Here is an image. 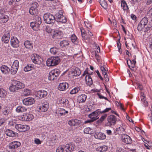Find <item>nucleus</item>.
Masks as SVG:
<instances>
[{
    "mask_svg": "<svg viewBox=\"0 0 152 152\" xmlns=\"http://www.w3.org/2000/svg\"><path fill=\"white\" fill-rule=\"evenodd\" d=\"M25 87L24 84L17 80H13L9 87L10 91L15 92Z\"/></svg>",
    "mask_w": 152,
    "mask_h": 152,
    "instance_id": "obj_1",
    "label": "nucleus"
},
{
    "mask_svg": "<svg viewBox=\"0 0 152 152\" xmlns=\"http://www.w3.org/2000/svg\"><path fill=\"white\" fill-rule=\"evenodd\" d=\"M34 21L31 22L30 26L34 30H37L41 24V18L38 15H36L34 17Z\"/></svg>",
    "mask_w": 152,
    "mask_h": 152,
    "instance_id": "obj_2",
    "label": "nucleus"
},
{
    "mask_svg": "<svg viewBox=\"0 0 152 152\" xmlns=\"http://www.w3.org/2000/svg\"><path fill=\"white\" fill-rule=\"evenodd\" d=\"M100 109L96 110V111L93 112L89 114L88 117L91 119L88 120L85 122V123H91L99 118L98 116L101 113Z\"/></svg>",
    "mask_w": 152,
    "mask_h": 152,
    "instance_id": "obj_3",
    "label": "nucleus"
},
{
    "mask_svg": "<svg viewBox=\"0 0 152 152\" xmlns=\"http://www.w3.org/2000/svg\"><path fill=\"white\" fill-rule=\"evenodd\" d=\"M44 20L46 23L51 24L55 21V17L49 13H45L43 16Z\"/></svg>",
    "mask_w": 152,
    "mask_h": 152,
    "instance_id": "obj_4",
    "label": "nucleus"
},
{
    "mask_svg": "<svg viewBox=\"0 0 152 152\" xmlns=\"http://www.w3.org/2000/svg\"><path fill=\"white\" fill-rule=\"evenodd\" d=\"M60 73V71L57 69L52 70L49 73L48 79L50 80H53L56 79Z\"/></svg>",
    "mask_w": 152,
    "mask_h": 152,
    "instance_id": "obj_5",
    "label": "nucleus"
},
{
    "mask_svg": "<svg viewBox=\"0 0 152 152\" xmlns=\"http://www.w3.org/2000/svg\"><path fill=\"white\" fill-rule=\"evenodd\" d=\"M80 30L83 39L89 41L93 36L92 33L89 31H88L87 33H85V31L83 28H80Z\"/></svg>",
    "mask_w": 152,
    "mask_h": 152,
    "instance_id": "obj_6",
    "label": "nucleus"
},
{
    "mask_svg": "<svg viewBox=\"0 0 152 152\" xmlns=\"http://www.w3.org/2000/svg\"><path fill=\"white\" fill-rule=\"evenodd\" d=\"M55 20L58 22L65 23L67 21V19L63 16L61 11H59L55 15Z\"/></svg>",
    "mask_w": 152,
    "mask_h": 152,
    "instance_id": "obj_7",
    "label": "nucleus"
},
{
    "mask_svg": "<svg viewBox=\"0 0 152 152\" xmlns=\"http://www.w3.org/2000/svg\"><path fill=\"white\" fill-rule=\"evenodd\" d=\"M107 121L108 122L107 123V125L112 127L115 124L117 119L115 116L112 115L108 117Z\"/></svg>",
    "mask_w": 152,
    "mask_h": 152,
    "instance_id": "obj_8",
    "label": "nucleus"
},
{
    "mask_svg": "<svg viewBox=\"0 0 152 152\" xmlns=\"http://www.w3.org/2000/svg\"><path fill=\"white\" fill-rule=\"evenodd\" d=\"M34 118L33 115L30 113H24L18 117L19 119L23 121H30Z\"/></svg>",
    "mask_w": 152,
    "mask_h": 152,
    "instance_id": "obj_9",
    "label": "nucleus"
},
{
    "mask_svg": "<svg viewBox=\"0 0 152 152\" xmlns=\"http://www.w3.org/2000/svg\"><path fill=\"white\" fill-rule=\"evenodd\" d=\"M148 23V19L146 17L143 18L138 24L137 29L139 31H140L146 26Z\"/></svg>",
    "mask_w": 152,
    "mask_h": 152,
    "instance_id": "obj_10",
    "label": "nucleus"
},
{
    "mask_svg": "<svg viewBox=\"0 0 152 152\" xmlns=\"http://www.w3.org/2000/svg\"><path fill=\"white\" fill-rule=\"evenodd\" d=\"M31 59L32 61L35 64H40L43 61L41 57L36 54H33L31 56Z\"/></svg>",
    "mask_w": 152,
    "mask_h": 152,
    "instance_id": "obj_11",
    "label": "nucleus"
},
{
    "mask_svg": "<svg viewBox=\"0 0 152 152\" xmlns=\"http://www.w3.org/2000/svg\"><path fill=\"white\" fill-rule=\"evenodd\" d=\"M15 127L16 129L21 132H25L29 129V127L28 126L20 124H16L15 125Z\"/></svg>",
    "mask_w": 152,
    "mask_h": 152,
    "instance_id": "obj_12",
    "label": "nucleus"
},
{
    "mask_svg": "<svg viewBox=\"0 0 152 152\" xmlns=\"http://www.w3.org/2000/svg\"><path fill=\"white\" fill-rule=\"evenodd\" d=\"M35 102L34 99L31 97H28L23 100V104L26 106L31 105L34 104Z\"/></svg>",
    "mask_w": 152,
    "mask_h": 152,
    "instance_id": "obj_13",
    "label": "nucleus"
},
{
    "mask_svg": "<svg viewBox=\"0 0 152 152\" xmlns=\"http://www.w3.org/2000/svg\"><path fill=\"white\" fill-rule=\"evenodd\" d=\"M70 42L67 39H64L60 43V47L63 49L69 47Z\"/></svg>",
    "mask_w": 152,
    "mask_h": 152,
    "instance_id": "obj_14",
    "label": "nucleus"
},
{
    "mask_svg": "<svg viewBox=\"0 0 152 152\" xmlns=\"http://www.w3.org/2000/svg\"><path fill=\"white\" fill-rule=\"evenodd\" d=\"M35 94L37 97L40 99H42L46 96L48 93L44 90H41L37 91Z\"/></svg>",
    "mask_w": 152,
    "mask_h": 152,
    "instance_id": "obj_15",
    "label": "nucleus"
},
{
    "mask_svg": "<svg viewBox=\"0 0 152 152\" xmlns=\"http://www.w3.org/2000/svg\"><path fill=\"white\" fill-rule=\"evenodd\" d=\"M10 42L11 45L14 48H17L19 46V41L16 37H11Z\"/></svg>",
    "mask_w": 152,
    "mask_h": 152,
    "instance_id": "obj_16",
    "label": "nucleus"
},
{
    "mask_svg": "<svg viewBox=\"0 0 152 152\" xmlns=\"http://www.w3.org/2000/svg\"><path fill=\"white\" fill-rule=\"evenodd\" d=\"M21 145L20 143L18 141H14L10 143L9 145V147L10 149L13 150L16 148L19 147Z\"/></svg>",
    "mask_w": 152,
    "mask_h": 152,
    "instance_id": "obj_17",
    "label": "nucleus"
},
{
    "mask_svg": "<svg viewBox=\"0 0 152 152\" xmlns=\"http://www.w3.org/2000/svg\"><path fill=\"white\" fill-rule=\"evenodd\" d=\"M10 37V33L9 32H6L2 37L1 40L5 43H7L9 42Z\"/></svg>",
    "mask_w": 152,
    "mask_h": 152,
    "instance_id": "obj_18",
    "label": "nucleus"
},
{
    "mask_svg": "<svg viewBox=\"0 0 152 152\" xmlns=\"http://www.w3.org/2000/svg\"><path fill=\"white\" fill-rule=\"evenodd\" d=\"M122 141L127 144H131L132 142L131 138L128 135L124 134L122 136Z\"/></svg>",
    "mask_w": 152,
    "mask_h": 152,
    "instance_id": "obj_19",
    "label": "nucleus"
},
{
    "mask_svg": "<svg viewBox=\"0 0 152 152\" xmlns=\"http://www.w3.org/2000/svg\"><path fill=\"white\" fill-rule=\"evenodd\" d=\"M39 107L38 111L39 112H45L47 110L49 107V105L47 102H45Z\"/></svg>",
    "mask_w": 152,
    "mask_h": 152,
    "instance_id": "obj_20",
    "label": "nucleus"
},
{
    "mask_svg": "<svg viewBox=\"0 0 152 152\" xmlns=\"http://www.w3.org/2000/svg\"><path fill=\"white\" fill-rule=\"evenodd\" d=\"M94 137L96 139L99 140H104L106 138L105 135L101 132H96L94 134Z\"/></svg>",
    "mask_w": 152,
    "mask_h": 152,
    "instance_id": "obj_21",
    "label": "nucleus"
},
{
    "mask_svg": "<svg viewBox=\"0 0 152 152\" xmlns=\"http://www.w3.org/2000/svg\"><path fill=\"white\" fill-rule=\"evenodd\" d=\"M62 34L63 33L62 31L56 30L54 31L52 37L54 39H61Z\"/></svg>",
    "mask_w": 152,
    "mask_h": 152,
    "instance_id": "obj_22",
    "label": "nucleus"
},
{
    "mask_svg": "<svg viewBox=\"0 0 152 152\" xmlns=\"http://www.w3.org/2000/svg\"><path fill=\"white\" fill-rule=\"evenodd\" d=\"M68 84L66 82H63L60 83L58 87V89L60 91H64L68 88Z\"/></svg>",
    "mask_w": 152,
    "mask_h": 152,
    "instance_id": "obj_23",
    "label": "nucleus"
},
{
    "mask_svg": "<svg viewBox=\"0 0 152 152\" xmlns=\"http://www.w3.org/2000/svg\"><path fill=\"white\" fill-rule=\"evenodd\" d=\"M81 121L77 119L72 120L68 121V124L71 126H75L80 125Z\"/></svg>",
    "mask_w": 152,
    "mask_h": 152,
    "instance_id": "obj_24",
    "label": "nucleus"
},
{
    "mask_svg": "<svg viewBox=\"0 0 152 152\" xmlns=\"http://www.w3.org/2000/svg\"><path fill=\"white\" fill-rule=\"evenodd\" d=\"M87 96L85 94H82L77 97V102L79 103H83L85 102L87 98Z\"/></svg>",
    "mask_w": 152,
    "mask_h": 152,
    "instance_id": "obj_25",
    "label": "nucleus"
},
{
    "mask_svg": "<svg viewBox=\"0 0 152 152\" xmlns=\"http://www.w3.org/2000/svg\"><path fill=\"white\" fill-rule=\"evenodd\" d=\"M5 133L7 136L12 137H15L18 134V133L9 129H7Z\"/></svg>",
    "mask_w": 152,
    "mask_h": 152,
    "instance_id": "obj_26",
    "label": "nucleus"
},
{
    "mask_svg": "<svg viewBox=\"0 0 152 152\" xmlns=\"http://www.w3.org/2000/svg\"><path fill=\"white\" fill-rule=\"evenodd\" d=\"M27 110V108L22 106H19L16 109V111L18 113H22Z\"/></svg>",
    "mask_w": 152,
    "mask_h": 152,
    "instance_id": "obj_27",
    "label": "nucleus"
},
{
    "mask_svg": "<svg viewBox=\"0 0 152 152\" xmlns=\"http://www.w3.org/2000/svg\"><path fill=\"white\" fill-rule=\"evenodd\" d=\"M0 69L2 72L4 74H7L10 71V69L9 68L5 65L1 66Z\"/></svg>",
    "mask_w": 152,
    "mask_h": 152,
    "instance_id": "obj_28",
    "label": "nucleus"
},
{
    "mask_svg": "<svg viewBox=\"0 0 152 152\" xmlns=\"http://www.w3.org/2000/svg\"><path fill=\"white\" fill-rule=\"evenodd\" d=\"M86 83L88 86H91L93 84V81L89 75H87L85 77Z\"/></svg>",
    "mask_w": 152,
    "mask_h": 152,
    "instance_id": "obj_29",
    "label": "nucleus"
},
{
    "mask_svg": "<svg viewBox=\"0 0 152 152\" xmlns=\"http://www.w3.org/2000/svg\"><path fill=\"white\" fill-rule=\"evenodd\" d=\"M51 58L52 61H53L54 66L58 64L60 61V58L58 56H53L51 57Z\"/></svg>",
    "mask_w": 152,
    "mask_h": 152,
    "instance_id": "obj_30",
    "label": "nucleus"
},
{
    "mask_svg": "<svg viewBox=\"0 0 152 152\" xmlns=\"http://www.w3.org/2000/svg\"><path fill=\"white\" fill-rule=\"evenodd\" d=\"M68 111L66 110L63 108H60L58 112V116H61L64 115L68 113Z\"/></svg>",
    "mask_w": 152,
    "mask_h": 152,
    "instance_id": "obj_31",
    "label": "nucleus"
},
{
    "mask_svg": "<svg viewBox=\"0 0 152 152\" xmlns=\"http://www.w3.org/2000/svg\"><path fill=\"white\" fill-rule=\"evenodd\" d=\"M65 146L70 152L72 151L75 148L74 144L72 142L67 144Z\"/></svg>",
    "mask_w": 152,
    "mask_h": 152,
    "instance_id": "obj_32",
    "label": "nucleus"
},
{
    "mask_svg": "<svg viewBox=\"0 0 152 152\" xmlns=\"http://www.w3.org/2000/svg\"><path fill=\"white\" fill-rule=\"evenodd\" d=\"M100 69L102 72V73L103 75H105L106 72V64L105 63L103 64H100Z\"/></svg>",
    "mask_w": 152,
    "mask_h": 152,
    "instance_id": "obj_33",
    "label": "nucleus"
},
{
    "mask_svg": "<svg viewBox=\"0 0 152 152\" xmlns=\"http://www.w3.org/2000/svg\"><path fill=\"white\" fill-rule=\"evenodd\" d=\"M8 20V17L7 15H3L0 17V22L1 23H5Z\"/></svg>",
    "mask_w": 152,
    "mask_h": 152,
    "instance_id": "obj_34",
    "label": "nucleus"
},
{
    "mask_svg": "<svg viewBox=\"0 0 152 152\" xmlns=\"http://www.w3.org/2000/svg\"><path fill=\"white\" fill-rule=\"evenodd\" d=\"M152 27V22H149L147 25V26L145 27L142 29V30L144 32H146L150 30L151 27Z\"/></svg>",
    "mask_w": 152,
    "mask_h": 152,
    "instance_id": "obj_35",
    "label": "nucleus"
},
{
    "mask_svg": "<svg viewBox=\"0 0 152 152\" xmlns=\"http://www.w3.org/2000/svg\"><path fill=\"white\" fill-rule=\"evenodd\" d=\"M24 45L26 48L31 49L33 48L32 43L29 41L27 40L25 42Z\"/></svg>",
    "mask_w": 152,
    "mask_h": 152,
    "instance_id": "obj_36",
    "label": "nucleus"
},
{
    "mask_svg": "<svg viewBox=\"0 0 152 152\" xmlns=\"http://www.w3.org/2000/svg\"><path fill=\"white\" fill-rule=\"evenodd\" d=\"M99 3L101 6L104 9H106L107 7V4L104 0H99Z\"/></svg>",
    "mask_w": 152,
    "mask_h": 152,
    "instance_id": "obj_37",
    "label": "nucleus"
},
{
    "mask_svg": "<svg viewBox=\"0 0 152 152\" xmlns=\"http://www.w3.org/2000/svg\"><path fill=\"white\" fill-rule=\"evenodd\" d=\"M72 73L73 74V75L74 76H79L81 74V71L78 68H76L72 72Z\"/></svg>",
    "mask_w": 152,
    "mask_h": 152,
    "instance_id": "obj_38",
    "label": "nucleus"
},
{
    "mask_svg": "<svg viewBox=\"0 0 152 152\" xmlns=\"http://www.w3.org/2000/svg\"><path fill=\"white\" fill-rule=\"evenodd\" d=\"M121 6L124 10H127L129 9L126 3L124 0L121 1Z\"/></svg>",
    "mask_w": 152,
    "mask_h": 152,
    "instance_id": "obj_39",
    "label": "nucleus"
},
{
    "mask_svg": "<svg viewBox=\"0 0 152 152\" xmlns=\"http://www.w3.org/2000/svg\"><path fill=\"white\" fill-rule=\"evenodd\" d=\"M31 93V91L30 90L27 89H25L23 90L22 94L23 96H27L30 95Z\"/></svg>",
    "mask_w": 152,
    "mask_h": 152,
    "instance_id": "obj_40",
    "label": "nucleus"
},
{
    "mask_svg": "<svg viewBox=\"0 0 152 152\" xmlns=\"http://www.w3.org/2000/svg\"><path fill=\"white\" fill-rule=\"evenodd\" d=\"M59 49V48H57L56 47H53L50 48V52L52 54L54 55L58 52Z\"/></svg>",
    "mask_w": 152,
    "mask_h": 152,
    "instance_id": "obj_41",
    "label": "nucleus"
},
{
    "mask_svg": "<svg viewBox=\"0 0 152 152\" xmlns=\"http://www.w3.org/2000/svg\"><path fill=\"white\" fill-rule=\"evenodd\" d=\"M108 147L105 145H103L98 147V150L101 152H104L107 151Z\"/></svg>",
    "mask_w": 152,
    "mask_h": 152,
    "instance_id": "obj_42",
    "label": "nucleus"
},
{
    "mask_svg": "<svg viewBox=\"0 0 152 152\" xmlns=\"http://www.w3.org/2000/svg\"><path fill=\"white\" fill-rule=\"evenodd\" d=\"M7 92L3 88H0V97L3 98L6 95Z\"/></svg>",
    "mask_w": 152,
    "mask_h": 152,
    "instance_id": "obj_43",
    "label": "nucleus"
},
{
    "mask_svg": "<svg viewBox=\"0 0 152 152\" xmlns=\"http://www.w3.org/2000/svg\"><path fill=\"white\" fill-rule=\"evenodd\" d=\"M46 64L48 66H54L51 57L48 58L46 61Z\"/></svg>",
    "mask_w": 152,
    "mask_h": 152,
    "instance_id": "obj_44",
    "label": "nucleus"
},
{
    "mask_svg": "<svg viewBox=\"0 0 152 152\" xmlns=\"http://www.w3.org/2000/svg\"><path fill=\"white\" fill-rule=\"evenodd\" d=\"M80 90V88L78 87L74 88L70 92L71 94H75L77 93Z\"/></svg>",
    "mask_w": 152,
    "mask_h": 152,
    "instance_id": "obj_45",
    "label": "nucleus"
},
{
    "mask_svg": "<svg viewBox=\"0 0 152 152\" xmlns=\"http://www.w3.org/2000/svg\"><path fill=\"white\" fill-rule=\"evenodd\" d=\"M29 13L32 15L36 14L38 12L37 9H35L30 7L29 10Z\"/></svg>",
    "mask_w": 152,
    "mask_h": 152,
    "instance_id": "obj_46",
    "label": "nucleus"
},
{
    "mask_svg": "<svg viewBox=\"0 0 152 152\" xmlns=\"http://www.w3.org/2000/svg\"><path fill=\"white\" fill-rule=\"evenodd\" d=\"M18 69V68L14 67V66H12L10 69L11 74L12 75L15 74L16 73Z\"/></svg>",
    "mask_w": 152,
    "mask_h": 152,
    "instance_id": "obj_47",
    "label": "nucleus"
},
{
    "mask_svg": "<svg viewBox=\"0 0 152 152\" xmlns=\"http://www.w3.org/2000/svg\"><path fill=\"white\" fill-rule=\"evenodd\" d=\"M107 116V115L105 114L104 115H102L100 118L97 121V123L99 124L101 123L105 119Z\"/></svg>",
    "mask_w": 152,
    "mask_h": 152,
    "instance_id": "obj_48",
    "label": "nucleus"
},
{
    "mask_svg": "<svg viewBox=\"0 0 152 152\" xmlns=\"http://www.w3.org/2000/svg\"><path fill=\"white\" fill-rule=\"evenodd\" d=\"M39 6L38 3L36 2H32L31 4V8H33L35 9H37V8Z\"/></svg>",
    "mask_w": 152,
    "mask_h": 152,
    "instance_id": "obj_49",
    "label": "nucleus"
},
{
    "mask_svg": "<svg viewBox=\"0 0 152 152\" xmlns=\"http://www.w3.org/2000/svg\"><path fill=\"white\" fill-rule=\"evenodd\" d=\"M61 103L65 106H66L67 105H68L69 101L67 99H63L61 100Z\"/></svg>",
    "mask_w": 152,
    "mask_h": 152,
    "instance_id": "obj_50",
    "label": "nucleus"
},
{
    "mask_svg": "<svg viewBox=\"0 0 152 152\" xmlns=\"http://www.w3.org/2000/svg\"><path fill=\"white\" fill-rule=\"evenodd\" d=\"M71 39L72 42L75 43L77 41V37L75 35L73 34L71 37Z\"/></svg>",
    "mask_w": 152,
    "mask_h": 152,
    "instance_id": "obj_51",
    "label": "nucleus"
},
{
    "mask_svg": "<svg viewBox=\"0 0 152 152\" xmlns=\"http://www.w3.org/2000/svg\"><path fill=\"white\" fill-rule=\"evenodd\" d=\"M32 67L30 65H27L24 69V70L25 72H28L31 69Z\"/></svg>",
    "mask_w": 152,
    "mask_h": 152,
    "instance_id": "obj_52",
    "label": "nucleus"
},
{
    "mask_svg": "<svg viewBox=\"0 0 152 152\" xmlns=\"http://www.w3.org/2000/svg\"><path fill=\"white\" fill-rule=\"evenodd\" d=\"M12 66L14 67L18 68L19 62L17 60H15Z\"/></svg>",
    "mask_w": 152,
    "mask_h": 152,
    "instance_id": "obj_53",
    "label": "nucleus"
},
{
    "mask_svg": "<svg viewBox=\"0 0 152 152\" xmlns=\"http://www.w3.org/2000/svg\"><path fill=\"white\" fill-rule=\"evenodd\" d=\"M84 132L86 134H90L91 133V129L90 128H86L84 130Z\"/></svg>",
    "mask_w": 152,
    "mask_h": 152,
    "instance_id": "obj_54",
    "label": "nucleus"
},
{
    "mask_svg": "<svg viewBox=\"0 0 152 152\" xmlns=\"http://www.w3.org/2000/svg\"><path fill=\"white\" fill-rule=\"evenodd\" d=\"M56 152H63L62 146L59 147L56 150Z\"/></svg>",
    "mask_w": 152,
    "mask_h": 152,
    "instance_id": "obj_55",
    "label": "nucleus"
},
{
    "mask_svg": "<svg viewBox=\"0 0 152 152\" xmlns=\"http://www.w3.org/2000/svg\"><path fill=\"white\" fill-rule=\"evenodd\" d=\"M127 64L129 66V68L131 69V68L130 67L131 65H132V64L133 63V61H132L131 60H127Z\"/></svg>",
    "mask_w": 152,
    "mask_h": 152,
    "instance_id": "obj_56",
    "label": "nucleus"
},
{
    "mask_svg": "<svg viewBox=\"0 0 152 152\" xmlns=\"http://www.w3.org/2000/svg\"><path fill=\"white\" fill-rule=\"evenodd\" d=\"M144 146L148 149H152V145H150L148 144H144Z\"/></svg>",
    "mask_w": 152,
    "mask_h": 152,
    "instance_id": "obj_57",
    "label": "nucleus"
},
{
    "mask_svg": "<svg viewBox=\"0 0 152 152\" xmlns=\"http://www.w3.org/2000/svg\"><path fill=\"white\" fill-rule=\"evenodd\" d=\"M63 148V152H70L69 149L67 148L65 146H62Z\"/></svg>",
    "mask_w": 152,
    "mask_h": 152,
    "instance_id": "obj_58",
    "label": "nucleus"
},
{
    "mask_svg": "<svg viewBox=\"0 0 152 152\" xmlns=\"http://www.w3.org/2000/svg\"><path fill=\"white\" fill-rule=\"evenodd\" d=\"M111 108H107L105 109L103 111H100L101 113H106L108 112L109 110H111Z\"/></svg>",
    "mask_w": 152,
    "mask_h": 152,
    "instance_id": "obj_59",
    "label": "nucleus"
},
{
    "mask_svg": "<svg viewBox=\"0 0 152 152\" xmlns=\"http://www.w3.org/2000/svg\"><path fill=\"white\" fill-rule=\"evenodd\" d=\"M104 75L105 81L107 82H108L109 81V79L108 77V75H107V72L106 73L105 75H105Z\"/></svg>",
    "mask_w": 152,
    "mask_h": 152,
    "instance_id": "obj_60",
    "label": "nucleus"
},
{
    "mask_svg": "<svg viewBox=\"0 0 152 152\" xmlns=\"http://www.w3.org/2000/svg\"><path fill=\"white\" fill-rule=\"evenodd\" d=\"M96 72L98 76L100 78L101 80H103V78L100 75V74L99 71L98 70H97L96 71Z\"/></svg>",
    "mask_w": 152,
    "mask_h": 152,
    "instance_id": "obj_61",
    "label": "nucleus"
},
{
    "mask_svg": "<svg viewBox=\"0 0 152 152\" xmlns=\"http://www.w3.org/2000/svg\"><path fill=\"white\" fill-rule=\"evenodd\" d=\"M148 14L149 16L151 18V21L152 22V8L149 10Z\"/></svg>",
    "mask_w": 152,
    "mask_h": 152,
    "instance_id": "obj_62",
    "label": "nucleus"
},
{
    "mask_svg": "<svg viewBox=\"0 0 152 152\" xmlns=\"http://www.w3.org/2000/svg\"><path fill=\"white\" fill-rule=\"evenodd\" d=\"M98 95L99 97V98L100 99H105L106 100H107V101L108 100V99L107 97L104 96L102 95H101L100 94H98Z\"/></svg>",
    "mask_w": 152,
    "mask_h": 152,
    "instance_id": "obj_63",
    "label": "nucleus"
},
{
    "mask_svg": "<svg viewBox=\"0 0 152 152\" xmlns=\"http://www.w3.org/2000/svg\"><path fill=\"white\" fill-rule=\"evenodd\" d=\"M116 152H124V150H123L121 148L117 147L116 150Z\"/></svg>",
    "mask_w": 152,
    "mask_h": 152,
    "instance_id": "obj_64",
    "label": "nucleus"
}]
</instances>
